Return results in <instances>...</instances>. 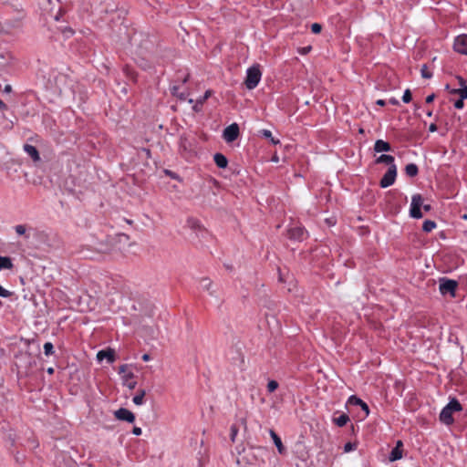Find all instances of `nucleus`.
I'll list each match as a JSON object with an SVG mask.
<instances>
[{"label":"nucleus","mask_w":467,"mask_h":467,"mask_svg":"<svg viewBox=\"0 0 467 467\" xmlns=\"http://www.w3.org/2000/svg\"><path fill=\"white\" fill-rule=\"evenodd\" d=\"M403 450L393 448L389 455V462H396L402 458Z\"/></svg>","instance_id":"obj_24"},{"label":"nucleus","mask_w":467,"mask_h":467,"mask_svg":"<svg viewBox=\"0 0 467 467\" xmlns=\"http://www.w3.org/2000/svg\"><path fill=\"white\" fill-rule=\"evenodd\" d=\"M347 404L360 407L361 410L365 412L366 416H368L369 414V408H368V404L366 402H364L361 399L357 397L356 395H351L348 398Z\"/></svg>","instance_id":"obj_10"},{"label":"nucleus","mask_w":467,"mask_h":467,"mask_svg":"<svg viewBox=\"0 0 467 467\" xmlns=\"http://www.w3.org/2000/svg\"><path fill=\"white\" fill-rule=\"evenodd\" d=\"M239 431V427L236 424H233L230 429V440L232 442L235 441V438Z\"/></svg>","instance_id":"obj_32"},{"label":"nucleus","mask_w":467,"mask_h":467,"mask_svg":"<svg viewBox=\"0 0 467 467\" xmlns=\"http://www.w3.org/2000/svg\"><path fill=\"white\" fill-rule=\"evenodd\" d=\"M189 78H190V75H189V74H186V75L182 78V83H186V82L189 80Z\"/></svg>","instance_id":"obj_58"},{"label":"nucleus","mask_w":467,"mask_h":467,"mask_svg":"<svg viewBox=\"0 0 467 467\" xmlns=\"http://www.w3.org/2000/svg\"><path fill=\"white\" fill-rule=\"evenodd\" d=\"M188 92L186 91H182V92H180L176 95V97L181 99V100H185L187 99V96H188Z\"/></svg>","instance_id":"obj_42"},{"label":"nucleus","mask_w":467,"mask_h":467,"mask_svg":"<svg viewBox=\"0 0 467 467\" xmlns=\"http://www.w3.org/2000/svg\"><path fill=\"white\" fill-rule=\"evenodd\" d=\"M142 431H141V428L140 427H133L132 429V433L136 436H140L141 434Z\"/></svg>","instance_id":"obj_44"},{"label":"nucleus","mask_w":467,"mask_h":467,"mask_svg":"<svg viewBox=\"0 0 467 467\" xmlns=\"http://www.w3.org/2000/svg\"><path fill=\"white\" fill-rule=\"evenodd\" d=\"M431 114H432V112H431V111H429V112L427 113V115H428L429 117H431Z\"/></svg>","instance_id":"obj_62"},{"label":"nucleus","mask_w":467,"mask_h":467,"mask_svg":"<svg viewBox=\"0 0 467 467\" xmlns=\"http://www.w3.org/2000/svg\"><path fill=\"white\" fill-rule=\"evenodd\" d=\"M322 30V26L318 23H314L311 25V31L314 34H319Z\"/></svg>","instance_id":"obj_36"},{"label":"nucleus","mask_w":467,"mask_h":467,"mask_svg":"<svg viewBox=\"0 0 467 467\" xmlns=\"http://www.w3.org/2000/svg\"><path fill=\"white\" fill-rule=\"evenodd\" d=\"M311 48H312V47H311L310 46H308V47H303V48L301 49V51H300V52H301V54H303V55H306V54L311 50Z\"/></svg>","instance_id":"obj_47"},{"label":"nucleus","mask_w":467,"mask_h":467,"mask_svg":"<svg viewBox=\"0 0 467 467\" xmlns=\"http://www.w3.org/2000/svg\"><path fill=\"white\" fill-rule=\"evenodd\" d=\"M440 421L447 426L451 425L454 422L451 410H449L446 406L441 410L440 416Z\"/></svg>","instance_id":"obj_12"},{"label":"nucleus","mask_w":467,"mask_h":467,"mask_svg":"<svg viewBox=\"0 0 467 467\" xmlns=\"http://www.w3.org/2000/svg\"><path fill=\"white\" fill-rule=\"evenodd\" d=\"M15 230L17 234L23 235L26 239L29 238V234H26V226L25 224L16 225Z\"/></svg>","instance_id":"obj_30"},{"label":"nucleus","mask_w":467,"mask_h":467,"mask_svg":"<svg viewBox=\"0 0 467 467\" xmlns=\"http://www.w3.org/2000/svg\"><path fill=\"white\" fill-rule=\"evenodd\" d=\"M389 102L390 104H392V105H395V106L400 104L399 100H398L397 99H395V98H391V99L389 100Z\"/></svg>","instance_id":"obj_50"},{"label":"nucleus","mask_w":467,"mask_h":467,"mask_svg":"<svg viewBox=\"0 0 467 467\" xmlns=\"http://www.w3.org/2000/svg\"><path fill=\"white\" fill-rule=\"evenodd\" d=\"M170 90H171V95H172V96H175V97H176V95H177L178 93H180V91H179V87H178V86H176V85L171 86V87L170 88Z\"/></svg>","instance_id":"obj_41"},{"label":"nucleus","mask_w":467,"mask_h":467,"mask_svg":"<svg viewBox=\"0 0 467 467\" xmlns=\"http://www.w3.org/2000/svg\"><path fill=\"white\" fill-rule=\"evenodd\" d=\"M145 395H146L145 389H139L137 391V394L133 397L132 401L136 405H141L143 403V401H144Z\"/></svg>","instance_id":"obj_26"},{"label":"nucleus","mask_w":467,"mask_h":467,"mask_svg":"<svg viewBox=\"0 0 467 467\" xmlns=\"http://www.w3.org/2000/svg\"><path fill=\"white\" fill-rule=\"evenodd\" d=\"M460 97L462 99H467V85L460 88Z\"/></svg>","instance_id":"obj_40"},{"label":"nucleus","mask_w":467,"mask_h":467,"mask_svg":"<svg viewBox=\"0 0 467 467\" xmlns=\"http://www.w3.org/2000/svg\"><path fill=\"white\" fill-rule=\"evenodd\" d=\"M463 100L464 99H462V97H460L457 100H455V102H454L455 109H462L464 107Z\"/></svg>","instance_id":"obj_39"},{"label":"nucleus","mask_w":467,"mask_h":467,"mask_svg":"<svg viewBox=\"0 0 467 467\" xmlns=\"http://www.w3.org/2000/svg\"><path fill=\"white\" fill-rule=\"evenodd\" d=\"M273 161H278V158H277V157H274V158H273Z\"/></svg>","instance_id":"obj_63"},{"label":"nucleus","mask_w":467,"mask_h":467,"mask_svg":"<svg viewBox=\"0 0 467 467\" xmlns=\"http://www.w3.org/2000/svg\"><path fill=\"white\" fill-rule=\"evenodd\" d=\"M434 228H436V223L434 221H431V220H426L424 221L423 224H422V230L423 232L425 233H430L431 232Z\"/></svg>","instance_id":"obj_28"},{"label":"nucleus","mask_w":467,"mask_h":467,"mask_svg":"<svg viewBox=\"0 0 467 467\" xmlns=\"http://www.w3.org/2000/svg\"><path fill=\"white\" fill-rule=\"evenodd\" d=\"M13 263L10 257L0 255V270L2 269H12Z\"/></svg>","instance_id":"obj_23"},{"label":"nucleus","mask_w":467,"mask_h":467,"mask_svg":"<svg viewBox=\"0 0 467 467\" xmlns=\"http://www.w3.org/2000/svg\"><path fill=\"white\" fill-rule=\"evenodd\" d=\"M333 421L338 427H344L349 421V417L348 415L343 413L339 417L334 418Z\"/></svg>","instance_id":"obj_25"},{"label":"nucleus","mask_w":467,"mask_h":467,"mask_svg":"<svg viewBox=\"0 0 467 467\" xmlns=\"http://www.w3.org/2000/svg\"><path fill=\"white\" fill-rule=\"evenodd\" d=\"M240 423L242 425H244V429H246V419L245 418L240 419Z\"/></svg>","instance_id":"obj_59"},{"label":"nucleus","mask_w":467,"mask_h":467,"mask_svg":"<svg viewBox=\"0 0 467 467\" xmlns=\"http://www.w3.org/2000/svg\"><path fill=\"white\" fill-rule=\"evenodd\" d=\"M462 218H463V219H467V214H464V215L462 216Z\"/></svg>","instance_id":"obj_64"},{"label":"nucleus","mask_w":467,"mask_h":467,"mask_svg":"<svg viewBox=\"0 0 467 467\" xmlns=\"http://www.w3.org/2000/svg\"><path fill=\"white\" fill-rule=\"evenodd\" d=\"M240 134V129L237 123H232L231 125L227 126L223 132V140L230 143L234 141Z\"/></svg>","instance_id":"obj_5"},{"label":"nucleus","mask_w":467,"mask_h":467,"mask_svg":"<svg viewBox=\"0 0 467 467\" xmlns=\"http://www.w3.org/2000/svg\"><path fill=\"white\" fill-rule=\"evenodd\" d=\"M260 134L265 137V139H268L270 140V142L274 145H277L280 143V140L278 139H275L273 136H272V132L268 130H262L259 131Z\"/></svg>","instance_id":"obj_27"},{"label":"nucleus","mask_w":467,"mask_h":467,"mask_svg":"<svg viewBox=\"0 0 467 467\" xmlns=\"http://www.w3.org/2000/svg\"><path fill=\"white\" fill-rule=\"evenodd\" d=\"M129 365L128 364H123L121 365L119 368V374H127L126 371H127V368H128Z\"/></svg>","instance_id":"obj_43"},{"label":"nucleus","mask_w":467,"mask_h":467,"mask_svg":"<svg viewBox=\"0 0 467 467\" xmlns=\"http://www.w3.org/2000/svg\"><path fill=\"white\" fill-rule=\"evenodd\" d=\"M420 74L423 78H431L432 77V73L428 69L427 65H422L420 68Z\"/></svg>","instance_id":"obj_33"},{"label":"nucleus","mask_w":467,"mask_h":467,"mask_svg":"<svg viewBox=\"0 0 467 467\" xmlns=\"http://www.w3.org/2000/svg\"><path fill=\"white\" fill-rule=\"evenodd\" d=\"M97 358L99 361L106 358L109 363H112L115 360V351L112 348L100 350L97 354Z\"/></svg>","instance_id":"obj_13"},{"label":"nucleus","mask_w":467,"mask_h":467,"mask_svg":"<svg viewBox=\"0 0 467 467\" xmlns=\"http://www.w3.org/2000/svg\"><path fill=\"white\" fill-rule=\"evenodd\" d=\"M397 177V167L396 165H390L386 171V173L383 175L379 182V186L381 188H388L391 186L396 180Z\"/></svg>","instance_id":"obj_4"},{"label":"nucleus","mask_w":467,"mask_h":467,"mask_svg":"<svg viewBox=\"0 0 467 467\" xmlns=\"http://www.w3.org/2000/svg\"><path fill=\"white\" fill-rule=\"evenodd\" d=\"M200 285L202 289L207 291L211 296H216V290L213 289V283L210 278H201Z\"/></svg>","instance_id":"obj_14"},{"label":"nucleus","mask_w":467,"mask_h":467,"mask_svg":"<svg viewBox=\"0 0 467 467\" xmlns=\"http://www.w3.org/2000/svg\"><path fill=\"white\" fill-rule=\"evenodd\" d=\"M375 162L377 164H379V163H385V164L389 165V167L390 165H395L394 164V157L391 156V155H388V154L380 155L379 157H378L376 159Z\"/></svg>","instance_id":"obj_20"},{"label":"nucleus","mask_w":467,"mask_h":467,"mask_svg":"<svg viewBox=\"0 0 467 467\" xmlns=\"http://www.w3.org/2000/svg\"><path fill=\"white\" fill-rule=\"evenodd\" d=\"M138 48L140 50V55L147 56L155 51L156 44L153 43L151 39L147 37L142 42L138 43Z\"/></svg>","instance_id":"obj_8"},{"label":"nucleus","mask_w":467,"mask_h":467,"mask_svg":"<svg viewBox=\"0 0 467 467\" xmlns=\"http://www.w3.org/2000/svg\"><path fill=\"white\" fill-rule=\"evenodd\" d=\"M187 224L191 229L201 231V233H202L201 236L204 237V234H206V230L202 228V226L201 225V223H199L198 220L190 218L187 221Z\"/></svg>","instance_id":"obj_19"},{"label":"nucleus","mask_w":467,"mask_h":467,"mask_svg":"<svg viewBox=\"0 0 467 467\" xmlns=\"http://www.w3.org/2000/svg\"><path fill=\"white\" fill-rule=\"evenodd\" d=\"M262 72L259 65H254L250 67L246 71V77L244 79V85L248 89H254L257 87L261 80Z\"/></svg>","instance_id":"obj_1"},{"label":"nucleus","mask_w":467,"mask_h":467,"mask_svg":"<svg viewBox=\"0 0 467 467\" xmlns=\"http://www.w3.org/2000/svg\"><path fill=\"white\" fill-rule=\"evenodd\" d=\"M279 384L276 380H269L267 383V390L272 393L278 388Z\"/></svg>","instance_id":"obj_34"},{"label":"nucleus","mask_w":467,"mask_h":467,"mask_svg":"<svg viewBox=\"0 0 467 467\" xmlns=\"http://www.w3.org/2000/svg\"><path fill=\"white\" fill-rule=\"evenodd\" d=\"M134 373L130 371L127 374L123 375V384L127 386L130 389H134L136 388L137 382L132 380L134 379Z\"/></svg>","instance_id":"obj_17"},{"label":"nucleus","mask_w":467,"mask_h":467,"mask_svg":"<svg viewBox=\"0 0 467 467\" xmlns=\"http://www.w3.org/2000/svg\"><path fill=\"white\" fill-rule=\"evenodd\" d=\"M445 89H446V90H448V91L450 92L451 88H450V85H449V84H447V85L445 86Z\"/></svg>","instance_id":"obj_61"},{"label":"nucleus","mask_w":467,"mask_h":467,"mask_svg":"<svg viewBox=\"0 0 467 467\" xmlns=\"http://www.w3.org/2000/svg\"><path fill=\"white\" fill-rule=\"evenodd\" d=\"M423 205V198L420 193L413 194L411 197V203L410 208V215L412 218L420 219L422 218L423 214L420 211Z\"/></svg>","instance_id":"obj_3"},{"label":"nucleus","mask_w":467,"mask_h":467,"mask_svg":"<svg viewBox=\"0 0 467 467\" xmlns=\"http://www.w3.org/2000/svg\"><path fill=\"white\" fill-rule=\"evenodd\" d=\"M451 94H457L460 96V88H452L450 90Z\"/></svg>","instance_id":"obj_55"},{"label":"nucleus","mask_w":467,"mask_h":467,"mask_svg":"<svg viewBox=\"0 0 467 467\" xmlns=\"http://www.w3.org/2000/svg\"><path fill=\"white\" fill-rule=\"evenodd\" d=\"M44 353L46 356H50L55 353L54 351V346L51 342H46L44 344Z\"/></svg>","instance_id":"obj_31"},{"label":"nucleus","mask_w":467,"mask_h":467,"mask_svg":"<svg viewBox=\"0 0 467 467\" xmlns=\"http://www.w3.org/2000/svg\"><path fill=\"white\" fill-rule=\"evenodd\" d=\"M269 433H270V436H271L275 445L277 448L278 452L280 454H285L286 453V449L284 446V444H283V442L281 441V438L273 430H270Z\"/></svg>","instance_id":"obj_15"},{"label":"nucleus","mask_w":467,"mask_h":467,"mask_svg":"<svg viewBox=\"0 0 467 467\" xmlns=\"http://www.w3.org/2000/svg\"><path fill=\"white\" fill-rule=\"evenodd\" d=\"M457 80H458L459 85L461 86V88H462L463 86H466L465 85L466 81H465V79L462 77L458 76L457 77Z\"/></svg>","instance_id":"obj_45"},{"label":"nucleus","mask_w":467,"mask_h":467,"mask_svg":"<svg viewBox=\"0 0 467 467\" xmlns=\"http://www.w3.org/2000/svg\"><path fill=\"white\" fill-rule=\"evenodd\" d=\"M439 289L442 296L450 295L451 297H455L456 289L458 287V282L446 277H441L439 280Z\"/></svg>","instance_id":"obj_2"},{"label":"nucleus","mask_w":467,"mask_h":467,"mask_svg":"<svg viewBox=\"0 0 467 467\" xmlns=\"http://www.w3.org/2000/svg\"><path fill=\"white\" fill-rule=\"evenodd\" d=\"M437 129H438V128H437V125H436L435 123H431V124L430 125V127H429V130H430L431 132H434V131H436V130H437Z\"/></svg>","instance_id":"obj_48"},{"label":"nucleus","mask_w":467,"mask_h":467,"mask_svg":"<svg viewBox=\"0 0 467 467\" xmlns=\"http://www.w3.org/2000/svg\"><path fill=\"white\" fill-rule=\"evenodd\" d=\"M405 173L409 177H416L419 173V168L415 163H409L405 166Z\"/></svg>","instance_id":"obj_22"},{"label":"nucleus","mask_w":467,"mask_h":467,"mask_svg":"<svg viewBox=\"0 0 467 467\" xmlns=\"http://www.w3.org/2000/svg\"><path fill=\"white\" fill-rule=\"evenodd\" d=\"M23 149L28 154V156H30L35 163L41 161L39 151L35 146L26 143Z\"/></svg>","instance_id":"obj_11"},{"label":"nucleus","mask_w":467,"mask_h":467,"mask_svg":"<svg viewBox=\"0 0 467 467\" xmlns=\"http://www.w3.org/2000/svg\"><path fill=\"white\" fill-rule=\"evenodd\" d=\"M375 152H389L392 150L391 145L383 140H377L374 144Z\"/></svg>","instance_id":"obj_16"},{"label":"nucleus","mask_w":467,"mask_h":467,"mask_svg":"<svg viewBox=\"0 0 467 467\" xmlns=\"http://www.w3.org/2000/svg\"><path fill=\"white\" fill-rule=\"evenodd\" d=\"M47 374L52 375V374H54V368L52 367H50L47 369Z\"/></svg>","instance_id":"obj_60"},{"label":"nucleus","mask_w":467,"mask_h":467,"mask_svg":"<svg viewBox=\"0 0 467 467\" xmlns=\"http://www.w3.org/2000/svg\"><path fill=\"white\" fill-rule=\"evenodd\" d=\"M114 416L117 420L133 423L135 421V415L128 409L120 408L114 411Z\"/></svg>","instance_id":"obj_6"},{"label":"nucleus","mask_w":467,"mask_h":467,"mask_svg":"<svg viewBox=\"0 0 467 467\" xmlns=\"http://www.w3.org/2000/svg\"><path fill=\"white\" fill-rule=\"evenodd\" d=\"M376 104H377V105H379V106L383 107V106H385V105H386V101H385L384 99H378V100L376 101Z\"/></svg>","instance_id":"obj_54"},{"label":"nucleus","mask_w":467,"mask_h":467,"mask_svg":"<svg viewBox=\"0 0 467 467\" xmlns=\"http://www.w3.org/2000/svg\"><path fill=\"white\" fill-rule=\"evenodd\" d=\"M402 447H403V442L400 440L397 441L396 446L394 448H398L400 450H402Z\"/></svg>","instance_id":"obj_52"},{"label":"nucleus","mask_w":467,"mask_h":467,"mask_svg":"<svg viewBox=\"0 0 467 467\" xmlns=\"http://www.w3.org/2000/svg\"><path fill=\"white\" fill-rule=\"evenodd\" d=\"M6 108H7L6 104L3 100L0 99V109H6Z\"/></svg>","instance_id":"obj_57"},{"label":"nucleus","mask_w":467,"mask_h":467,"mask_svg":"<svg viewBox=\"0 0 467 467\" xmlns=\"http://www.w3.org/2000/svg\"><path fill=\"white\" fill-rule=\"evenodd\" d=\"M453 48L457 53L467 56V35L462 34L455 37Z\"/></svg>","instance_id":"obj_7"},{"label":"nucleus","mask_w":467,"mask_h":467,"mask_svg":"<svg viewBox=\"0 0 467 467\" xmlns=\"http://www.w3.org/2000/svg\"><path fill=\"white\" fill-rule=\"evenodd\" d=\"M421 207L425 212H430L432 209L431 204H423Z\"/></svg>","instance_id":"obj_51"},{"label":"nucleus","mask_w":467,"mask_h":467,"mask_svg":"<svg viewBox=\"0 0 467 467\" xmlns=\"http://www.w3.org/2000/svg\"><path fill=\"white\" fill-rule=\"evenodd\" d=\"M212 94V90H206L204 95L197 100V104H202Z\"/></svg>","instance_id":"obj_37"},{"label":"nucleus","mask_w":467,"mask_h":467,"mask_svg":"<svg viewBox=\"0 0 467 467\" xmlns=\"http://www.w3.org/2000/svg\"><path fill=\"white\" fill-rule=\"evenodd\" d=\"M434 99H435V94L432 93L426 98L425 101H426V103H431L434 100Z\"/></svg>","instance_id":"obj_46"},{"label":"nucleus","mask_w":467,"mask_h":467,"mask_svg":"<svg viewBox=\"0 0 467 467\" xmlns=\"http://www.w3.org/2000/svg\"><path fill=\"white\" fill-rule=\"evenodd\" d=\"M150 359V356L149 354H143L142 355V360L143 361H149Z\"/></svg>","instance_id":"obj_56"},{"label":"nucleus","mask_w":467,"mask_h":467,"mask_svg":"<svg viewBox=\"0 0 467 467\" xmlns=\"http://www.w3.org/2000/svg\"><path fill=\"white\" fill-rule=\"evenodd\" d=\"M356 449V444L355 443H352V442H347L345 445H344V451L345 452H349L353 450Z\"/></svg>","instance_id":"obj_38"},{"label":"nucleus","mask_w":467,"mask_h":467,"mask_svg":"<svg viewBox=\"0 0 467 467\" xmlns=\"http://www.w3.org/2000/svg\"><path fill=\"white\" fill-rule=\"evenodd\" d=\"M411 99H412V95H411L410 90L408 88V89H406V90L404 91V93H403V96H402V101H403L404 103H409V102H410V101H411Z\"/></svg>","instance_id":"obj_35"},{"label":"nucleus","mask_w":467,"mask_h":467,"mask_svg":"<svg viewBox=\"0 0 467 467\" xmlns=\"http://www.w3.org/2000/svg\"><path fill=\"white\" fill-rule=\"evenodd\" d=\"M179 144H180V148L182 149L183 150H191L192 144L189 141V140L184 136H181Z\"/></svg>","instance_id":"obj_29"},{"label":"nucleus","mask_w":467,"mask_h":467,"mask_svg":"<svg viewBox=\"0 0 467 467\" xmlns=\"http://www.w3.org/2000/svg\"><path fill=\"white\" fill-rule=\"evenodd\" d=\"M165 172L173 179H177L178 175L171 171L166 170Z\"/></svg>","instance_id":"obj_49"},{"label":"nucleus","mask_w":467,"mask_h":467,"mask_svg":"<svg viewBox=\"0 0 467 467\" xmlns=\"http://www.w3.org/2000/svg\"><path fill=\"white\" fill-rule=\"evenodd\" d=\"M213 161H214L215 164L217 165V167H219L221 169H224L228 165V160L223 153H219V152L215 153L213 156Z\"/></svg>","instance_id":"obj_18"},{"label":"nucleus","mask_w":467,"mask_h":467,"mask_svg":"<svg viewBox=\"0 0 467 467\" xmlns=\"http://www.w3.org/2000/svg\"><path fill=\"white\" fill-rule=\"evenodd\" d=\"M306 234L305 228L301 226L291 227L287 230V237L294 241H303L306 237Z\"/></svg>","instance_id":"obj_9"},{"label":"nucleus","mask_w":467,"mask_h":467,"mask_svg":"<svg viewBox=\"0 0 467 467\" xmlns=\"http://www.w3.org/2000/svg\"><path fill=\"white\" fill-rule=\"evenodd\" d=\"M4 92L5 93H10L12 92V87L11 85H5V88H4Z\"/></svg>","instance_id":"obj_53"},{"label":"nucleus","mask_w":467,"mask_h":467,"mask_svg":"<svg viewBox=\"0 0 467 467\" xmlns=\"http://www.w3.org/2000/svg\"><path fill=\"white\" fill-rule=\"evenodd\" d=\"M446 408L451 412L461 411L462 410V404L455 398L451 399L449 403L446 405Z\"/></svg>","instance_id":"obj_21"}]
</instances>
